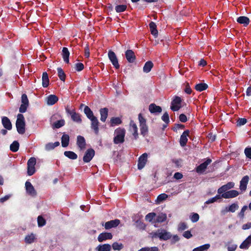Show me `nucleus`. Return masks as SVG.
<instances>
[{
	"label": "nucleus",
	"instance_id": "nucleus-1",
	"mask_svg": "<svg viewBox=\"0 0 251 251\" xmlns=\"http://www.w3.org/2000/svg\"><path fill=\"white\" fill-rule=\"evenodd\" d=\"M126 130L124 128H118L114 131L113 141L116 144L122 143L125 141Z\"/></svg>",
	"mask_w": 251,
	"mask_h": 251
},
{
	"label": "nucleus",
	"instance_id": "nucleus-2",
	"mask_svg": "<svg viewBox=\"0 0 251 251\" xmlns=\"http://www.w3.org/2000/svg\"><path fill=\"white\" fill-rule=\"evenodd\" d=\"M16 126L17 131L19 134H23L25 132V118L23 114H18Z\"/></svg>",
	"mask_w": 251,
	"mask_h": 251
},
{
	"label": "nucleus",
	"instance_id": "nucleus-3",
	"mask_svg": "<svg viewBox=\"0 0 251 251\" xmlns=\"http://www.w3.org/2000/svg\"><path fill=\"white\" fill-rule=\"evenodd\" d=\"M152 238H159L160 240H167L171 237L170 232H167L165 230L159 229L156 232L152 233Z\"/></svg>",
	"mask_w": 251,
	"mask_h": 251
},
{
	"label": "nucleus",
	"instance_id": "nucleus-4",
	"mask_svg": "<svg viewBox=\"0 0 251 251\" xmlns=\"http://www.w3.org/2000/svg\"><path fill=\"white\" fill-rule=\"evenodd\" d=\"M138 120L140 124L141 134L145 136L148 132V127L146 124V120L141 113L138 115Z\"/></svg>",
	"mask_w": 251,
	"mask_h": 251
},
{
	"label": "nucleus",
	"instance_id": "nucleus-5",
	"mask_svg": "<svg viewBox=\"0 0 251 251\" xmlns=\"http://www.w3.org/2000/svg\"><path fill=\"white\" fill-rule=\"evenodd\" d=\"M128 131L132 135L134 139L137 140L138 138V128L133 120L130 121Z\"/></svg>",
	"mask_w": 251,
	"mask_h": 251
},
{
	"label": "nucleus",
	"instance_id": "nucleus-6",
	"mask_svg": "<svg viewBox=\"0 0 251 251\" xmlns=\"http://www.w3.org/2000/svg\"><path fill=\"white\" fill-rule=\"evenodd\" d=\"M181 99L177 96H175L172 102L171 109L174 111H178L181 108Z\"/></svg>",
	"mask_w": 251,
	"mask_h": 251
},
{
	"label": "nucleus",
	"instance_id": "nucleus-7",
	"mask_svg": "<svg viewBox=\"0 0 251 251\" xmlns=\"http://www.w3.org/2000/svg\"><path fill=\"white\" fill-rule=\"evenodd\" d=\"M108 56L112 65L116 69H119L120 65L116 54L112 50H109L108 53Z\"/></svg>",
	"mask_w": 251,
	"mask_h": 251
},
{
	"label": "nucleus",
	"instance_id": "nucleus-8",
	"mask_svg": "<svg viewBox=\"0 0 251 251\" xmlns=\"http://www.w3.org/2000/svg\"><path fill=\"white\" fill-rule=\"evenodd\" d=\"M25 187L26 193L32 196L35 197L37 195L36 191L32 184L28 181H26L25 183Z\"/></svg>",
	"mask_w": 251,
	"mask_h": 251
},
{
	"label": "nucleus",
	"instance_id": "nucleus-9",
	"mask_svg": "<svg viewBox=\"0 0 251 251\" xmlns=\"http://www.w3.org/2000/svg\"><path fill=\"white\" fill-rule=\"evenodd\" d=\"M95 155V151L92 149H88L83 158V160L85 163L89 162Z\"/></svg>",
	"mask_w": 251,
	"mask_h": 251
},
{
	"label": "nucleus",
	"instance_id": "nucleus-10",
	"mask_svg": "<svg viewBox=\"0 0 251 251\" xmlns=\"http://www.w3.org/2000/svg\"><path fill=\"white\" fill-rule=\"evenodd\" d=\"M234 183L233 182H228L227 184L223 185L218 189V193L219 194H223V193L227 192V190L233 188L234 187Z\"/></svg>",
	"mask_w": 251,
	"mask_h": 251
},
{
	"label": "nucleus",
	"instance_id": "nucleus-11",
	"mask_svg": "<svg viewBox=\"0 0 251 251\" xmlns=\"http://www.w3.org/2000/svg\"><path fill=\"white\" fill-rule=\"evenodd\" d=\"M67 112L71 117L72 120L76 123H81V119L79 113H76L75 110H67Z\"/></svg>",
	"mask_w": 251,
	"mask_h": 251
},
{
	"label": "nucleus",
	"instance_id": "nucleus-12",
	"mask_svg": "<svg viewBox=\"0 0 251 251\" xmlns=\"http://www.w3.org/2000/svg\"><path fill=\"white\" fill-rule=\"evenodd\" d=\"M148 159V154L146 153H143L142 155L140 156L138 159V168L139 170H141L143 169L147 162Z\"/></svg>",
	"mask_w": 251,
	"mask_h": 251
},
{
	"label": "nucleus",
	"instance_id": "nucleus-13",
	"mask_svg": "<svg viewBox=\"0 0 251 251\" xmlns=\"http://www.w3.org/2000/svg\"><path fill=\"white\" fill-rule=\"evenodd\" d=\"M239 194V193L237 191L232 190L223 193L221 196V198L230 199L237 197Z\"/></svg>",
	"mask_w": 251,
	"mask_h": 251
},
{
	"label": "nucleus",
	"instance_id": "nucleus-14",
	"mask_svg": "<svg viewBox=\"0 0 251 251\" xmlns=\"http://www.w3.org/2000/svg\"><path fill=\"white\" fill-rule=\"evenodd\" d=\"M212 162V160L210 159H207L206 160L200 164L199 166L197 167L196 169V171L198 173H203L205 169H206L207 166L210 164Z\"/></svg>",
	"mask_w": 251,
	"mask_h": 251
},
{
	"label": "nucleus",
	"instance_id": "nucleus-15",
	"mask_svg": "<svg viewBox=\"0 0 251 251\" xmlns=\"http://www.w3.org/2000/svg\"><path fill=\"white\" fill-rule=\"evenodd\" d=\"M120 223V221L118 219L111 220L105 223L104 226L106 229H109L112 227H117Z\"/></svg>",
	"mask_w": 251,
	"mask_h": 251
},
{
	"label": "nucleus",
	"instance_id": "nucleus-16",
	"mask_svg": "<svg viewBox=\"0 0 251 251\" xmlns=\"http://www.w3.org/2000/svg\"><path fill=\"white\" fill-rule=\"evenodd\" d=\"M113 235L111 233L102 232L98 237V240L100 242H102L106 240L111 239Z\"/></svg>",
	"mask_w": 251,
	"mask_h": 251
},
{
	"label": "nucleus",
	"instance_id": "nucleus-17",
	"mask_svg": "<svg viewBox=\"0 0 251 251\" xmlns=\"http://www.w3.org/2000/svg\"><path fill=\"white\" fill-rule=\"evenodd\" d=\"M249 177L248 176H244L240 182V189L243 192L246 191Z\"/></svg>",
	"mask_w": 251,
	"mask_h": 251
},
{
	"label": "nucleus",
	"instance_id": "nucleus-18",
	"mask_svg": "<svg viewBox=\"0 0 251 251\" xmlns=\"http://www.w3.org/2000/svg\"><path fill=\"white\" fill-rule=\"evenodd\" d=\"M91 121V127L94 129L96 134L99 133V121L97 117H94V118L90 119Z\"/></svg>",
	"mask_w": 251,
	"mask_h": 251
},
{
	"label": "nucleus",
	"instance_id": "nucleus-19",
	"mask_svg": "<svg viewBox=\"0 0 251 251\" xmlns=\"http://www.w3.org/2000/svg\"><path fill=\"white\" fill-rule=\"evenodd\" d=\"M125 55L127 60L129 62L132 63L135 61L136 58L134 52L132 50H127L126 51Z\"/></svg>",
	"mask_w": 251,
	"mask_h": 251
},
{
	"label": "nucleus",
	"instance_id": "nucleus-20",
	"mask_svg": "<svg viewBox=\"0 0 251 251\" xmlns=\"http://www.w3.org/2000/svg\"><path fill=\"white\" fill-rule=\"evenodd\" d=\"M77 145L80 150H83L85 149L86 146L85 140L83 136H78L77 137Z\"/></svg>",
	"mask_w": 251,
	"mask_h": 251
},
{
	"label": "nucleus",
	"instance_id": "nucleus-21",
	"mask_svg": "<svg viewBox=\"0 0 251 251\" xmlns=\"http://www.w3.org/2000/svg\"><path fill=\"white\" fill-rule=\"evenodd\" d=\"M1 122L4 128L8 130H11L12 129L11 123L7 117H3L2 118Z\"/></svg>",
	"mask_w": 251,
	"mask_h": 251
},
{
	"label": "nucleus",
	"instance_id": "nucleus-22",
	"mask_svg": "<svg viewBox=\"0 0 251 251\" xmlns=\"http://www.w3.org/2000/svg\"><path fill=\"white\" fill-rule=\"evenodd\" d=\"M189 132L188 130H186L183 132L180 136L179 142L180 145L182 147H184L187 142V137L188 136Z\"/></svg>",
	"mask_w": 251,
	"mask_h": 251
},
{
	"label": "nucleus",
	"instance_id": "nucleus-23",
	"mask_svg": "<svg viewBox=\"0 0 251 251\" xmlns=\"http://www.w3.org/2000/svg\"><path fill=\"white\" fill-rule=\"evenodd\" d=\"M58 100V98L54 95H50L47 98V103L49 105L55 104Z\"/></svg>",
	"mask_w": 251,
	"mask_h": 251
},
{
	"label": "nucleus",
	"instance_id": "nucleus-24",
	"mask_svg": "<svg viewBox=\"0 0 251 251\" xmlns=\"http://www.w3.org/2000/svg\"><path fill=\"white\" fill-rule=\"evenodd\" d=\"M96 250L97 251H111V246L108 244L99 245L96 247Z\"/></svg>",
	"mask_w": 251,
	"mask_h": 251
},
{
	"label": "nucleus",
	"instance_id": "nucleus-25",
	"mask_svg": "<svg viewBox=\"0 0 251 251\" xmlns=\"http://www.w3.org/2000/svg\"><path fill=\"white\" fill-rule=\"evenodd\" d=\"M251 245V235L240 245L241 249H248Z\"/></svg>",
	"mask_w": 251,
	"mask_h": 251
},
{
	"label": "nucleus",
	"instance_id": "nucleus-26",
	"mask_svg": "<svg viewBox=\"0 0 251 251\" xmlns=\"http://www.w3.org/2000/svg\"><path fill=\"white\" fill-rule=\"evenodd\" d=\"M62 57L63 58V60L65 62L67 63H69V55H70V52L68 50V49L64 47L62 49Z\"/></svg>",
	"mask_w": 251,
	"mask_h": 251
},
{
	"label": "nucleus",
	"instance_id": "nucleus-27",
	"mask_svg": "<svg viewBox=\"0 0 251 251\" xmlns=\"http://www.w3.org/2000/svg\"><path fill=\"white\" fill-rule=\"evenodd\" d=\"M149 110L152 113H160L162 111L161 107L156 105L155 104H151L149 106Z\"/></svg>",
	"mask_w": 251,
	"mask_h": 251
},
{
	"label": "nucleus",
	"instance_id": "nucleus-28",
	"mask_svg": "<svg viewBox=\"0 0 251 251\" xmlns=\"http://www.w3.org/2000/svg\"><path fill=\"white\" fill-rule=\"evenodd\" d=\"M49 85V79L47 72H44L42 75V86L43 87H47Z\"/></svg>",
	"mask_w": 251,
	"mask_h": 251
},
{
	"label": "nucleus",
	"instance_id": "nucleus-29",
	"mask_svg": "<svg viewBox=\"0 0 251 251\" xmlns=\"http://www.w3.org/2000/svg\"><path fill=\"white\" fill-rule=\"evenodd\" d=\"M237 21L241 24H243L244 26H247L250 23L249 19L246 16H240L237 19Z\"/></svg>",
	"mask_w": 251,
	"mask_h": 251
},
{
	"label": "nucleus",
	"instance_id": "nucleus-30",
	"mask_svg": "<svg viewBox=\"0 0 251 251\" xmlns=\"http://www.w3.org/2000/svg\"><path fill=\"white\" fill-rule=\"evenodd\" d=\"M100 120L105 122L108 116V109L103 108L100 109Z\"/></svg>",
	"mask_w": 251,
	"mask_h": 251
},
{
	"label": "nucleus",
	"instance_id": "nucleus-31",
	"mask_svg": "<svg viewBox=\"0 0 251 251\" xmlns=\"http://www.w3.org/2000/svg\"><path fill=\"white\" fill-rule=\"evenodd\" d=\"M153 66V64L151 61H147L144 65L143 67V71L144 73H149Z\"/></svg>",
	"mask_w": 251,
	"mask_h": 251
},
{
	"label": "nucleus",
	"instance_id": "nucleus-32",
	"mask_svg": "<svg viewBox=\"0 0 251 251\" xmlns=\"http://www.w3.org/2000/svg\"><path fill=\"white\" fill-rule=\"evenodd\" d=\"M167 219V215L166 214L161 213L159 214L155 219V222L162 223L166 221Z\"/></svg>",
	"mask_w": 251,
	"mask_h": 251
},
{
	"label": "nucleus",
	"instance_id": "nucleus-33",
	"mask_svg": "<svg viewBox=\"0 0 251 251\" xmlns=\"http://www.w3.org/2000/svg\"><path fill=\"white\" fill-rule=\"evenodd\" d=\"M150 29H151V33L154 37H157V36L158 35V31L156 29V25L155 24L154 22H151L150 24Z\"/></svg>",
	"mask_w": 251,
	"mask_h": 251
},
{
	"label": "nucleus",
	"instance_id": "nucleus-34",
	"mask_svg": "<svg viewBox=\"0 0 251 251\" xmlns=\"http://www.w3.org/2000/svg\"><path fill=\"white\" fill-rule=\"evenodd\" d=\"M84 113L86 114L87 117L90 120L95 116L93 114V111L91 110V109L88 106H85L84 109Z\"/></svg>",
	"mask_w": 251,
	"mask_h": 251
},
{
	"label": "nucleus",
	"instance_id": "nucleus-35",
	"mask_svg": "<svg viewBox=\"0 0 251 251\" xmlns=\"http://www.w3.org/2000/svg\"><path fill=\"white\" fill-rule=\"evenodd\" d=\"M35 239V235L33 233H31L29 235H26L25 237V241L27 244H31L34 242Z\"/></svg>",
	"mask_w": 251,
	"mask_h": 251
},
{
	"label": "nucleus",
	"instance_id": "nucleus-36",
	"mask_svg": "<svg viewBox=\"0 0 251 251\" xmlns=\"http://www.w3.org/2000/svg\"><path fill=\"white\" fill-rule=\"evenodd\" d=\"M69 142V136L67 134H63L61 138V144L63 147L68 146Z\"/></svg>",
	"mask_w": 251,
	"mask_h": 251
},
{
	"label": "nucleus",
	"instance_id": "nucleus-37",
	"mask_svg": "<svg viewBox=\"0 0 251 251\" xmlns=\"http://www.w3.org/2000/svg\"><path fill=\"white\" fill-rule=\"evenodd\" d=\"M210 247V245L209 244H206L194 249L192 251H207Z\"/></svg>",
	"mask_w": 251,
	"mask_h": 251
},
{
	"label": "nucleus",
	"instance_id": "nucleus-38",
	"mask_svg": "<svg viewBox=\"0 0 251 251\" xmlns=\"http://www.w3.org/2000/svg\"><path fill=\"white\" fill-rule=\"evenodd\" d=\"M65 124V121L63 119L57 120L52 124L53 128H59L63 126Z\"/></svg>",
	"mask_w": 251,
	"mask_h": 251
},
{
	"label": "nucleus",
	"instance_id": "nucleus-39",
	"mask_svg": "<svg viewBox=\"0 0 251 251\" xmlns=\"http://www.w3.org/2000/svg\"><path fill=\"white\" fill-rule=\"evenodd\" d=\"M65 156L71 159H76L77 157V155L73 151H66L64 153Z\"/></svg>",
	"mask_w": 251,
	"mask_h": 251
},
{
	"label": "nucleus",
	"instance_id": "nucleus-40",
	"mask_svg": "<svg viewBox=\"0 0 251 251\" xmlns=\"http://www.w3.org/2000/svg\"><path fill=\"white\" fill-rule=\"evenodd\" d=\"M168 197V196L166 194H161L159 195L156 200H155V202L157 204L161 203L163 201L166 200Z\"/></svg>",
	"mask_w": 251,
	"mask_h": 251
},
{
	"label": "nucleus",
	"instance_id": "nucleus-41",
	"mask_svg": "<svg viewBox=\"0 0 251 251\" xmlns=\"http://www.w3.org/2000/svg\"><path fill=\"white\" fill-rule=\"evenodd\" d=\"M19 149V143L18 141H14L10 146V149L13 152H17Z\"/></svg>",
	"mask_w": 251,
	"mask_h": 251
},
{
	"label": "nucleus",
	"instance_id": "nucleus-42",
	"mask_svg": "<svg viewBox=\"0 0 251 251\" xmlns=\"http://www.w3.org/2000/svg\"><path fill=\"white\" fill-rule=\"evenodd\" d=\"M112 249L115 251H121L124 248V245L122 243L118 242H114L112 245Z\"/></svg>",
	"mask_w": 251,
	"mask_h": 251
},
{
	"label": "nucleus",
	"instance_id": "nucleus-43",
	"mask_svg": "<svg viewBox=\"0 0 251 251\" xmlns=\"http://www.w3.org/2000/svg\"><path fill=\"white\" fill-rule=\"evenodd\" d=\"M239 208V206L237 203H234L230 205L229 207L226 208V212L229 211L231 212H234Z\"/></svg>",
	"mask_w": 251,
	"mask_h": 251
},
{
	"label": "nucleus",
	"instance_id": "nucleus-44",
	"mask_svg": "<svg viewBox=\"0 0 251 251\" xmlns=\"http://www.w3.org/2000/svg\"><path fill=\"white\" fill-rule=\"evenodd\" d=\"M208 87V85L206 83H199L195 86L196 90L201 92L206 90Z\"/></svg>",
	"mask_w": 251,
	"mask_h": 251
},
{
	"label": "nucleus",
	"instance_id": "nucleus-45",
	"mask_svg": "<svg viewBox=\"0 0 251 251\" xmlns=\"http://www.w3.org/2000/svg\"><path fill=\"white\" fill-rule=\"evenodd\" d=\"M57 72H58V75L59 77V78L64 81L65 80V74L63 71V70L61 68H57Z\"/></svg>",
	"mask_w": 251,
	"mask_h": 251
},
{
	"label": "nucleus",
	"instance_id": "nucleus-46",
	"mask_svg": "<svg viewBox=\"0 0 251 251\" xmlns=\"http://www.w3.org/2000/svg\"><path fill=\"white\" fill-rule=\"evenodd\" d=\"M221 196L220 195H217L215 197L209 199L205 202V204L212 203L218 200L221 199Z\"/></svg>",
	"mask_w": 251,
	"mask_h": 251
},
{
	"label": "nucleus",
	"instance_id": "nucleus-47",
	"mask_svg": "<svg viewBox=\"0 0 251 251\" xmlns=\"http://www.w3.org/2000/svg\"><path fill=\"white\" fill-rule=\"evenodd\" d=\"M190 219L192 222L196 223L198 222L200 219L199 215L196 213H193L190 217Z\"/></svg>",
	"mask_w": 251,
	"mask_h": 251
},
{
	"label": "nucleus",
	"instance_id": "nucleus-48",
	"mask_svg": "<svg viewBox=\"0 0 251 251\" xmlns=\"http://www.w3.org/2000/svg\"><path fill=\"white\" fill-rule=\"evenodd\" d=\"M155 216H156L155 213H153V212L150 213L146 216L145 219L147 221L151 222L152 221L153 219H154L155 218Z\"/></svg>",
	"mask_w": 251,
	"mask_h": 251
},
{
	"label": "nucleus",
	"instance_id": "nucleus-49",
	"mask_svg": "<svg viewBox=\"0 0 251 251\" xmlns=\"http://www.w3.org/2000/svg\"><path fill=\"white\" fill-rule=\"evenodd\" d=\"M138 251H159V249L157 247H144Z\"/></svg>",
	"mask_w": 251,
	"mask_h": 251
},
{
	"label": "nucleus",
	"instance_id": "nucleus-50",
	"mask_svg": "<svg viewBox=\"0 0 251 251\" xmlns=\"http://www.w3.org/2000/svg\"><path fill=\"white\" fill-rule=\"evenodd\" d=\"M188 228V226L185 223H180L178 225L177 230L178 231H182Z\"/></svg>",
	"mask_w": 251,
	"mask_h": 251
},
{
	"label": "nucleus",
	"instance_id": "nucleus-51",
	"mask_svg": "<svg viewBox=\"0 0 251 251\" xmlns=\"http://www.w3.org/2000/svg\"><path fill=\"white\" fill-rule=\"evenodd\" d=\"M122 121L121 119L118 117L112 118L111 119V126L119 125L121 123Z\"/></svg>",
	"mask_w": 251,
	"mask_h": 251
},
{
	"label": "nucleus",
	"instance_id": "nucleus-52",
	"mask_svg": "<svg viewBox=\"0 0 251 251\" xmlns=\"http://www.w3.org/2000/svg\"><path fill=\"white\" fill-rule=\"evenodd\" d=\"M38 225L39 227L43 226L46 224L45 220L41 216H38L37 218Z\"/></svg>",
	"mask_w": 251,
	"mask_h": 251
},
{
	"label": "nucleus",
	"instance_id": "nucleus-53",
	"mask_svg": "<svg viewBox=\"0 0 251 251\" xmlns=\"http://www.w3.org/2000/svg\"><path fill=\"white\" fill-rule=\"evenodd\" d=\"M126 8V5H117L115 7V10L117 12H122L124 11Z\"/></svg>",
	"mask_w": 251,
	"mask_h": 251
},
{
	"label": "nucleus",
	"instance_id": "nucleus-54",
	"mask_svg": "<svg viewBox=\"0 0 251 251\" xmlns=\"http://www.w3.org/2000/svg\"><path fill=\"white\" fill-rule=\"evenodd\" d=\"M36 163V160L34 157H31L27 161V166H34Z\"/></svg>",
	"mask_w": 251,
	"mask_h": 251
},
{
	"label": "nucleus",
	"instance_id": "nucleus-55",
	"mask_svg": "<svg viewBox=\"0 0 251 251\" xmlns=\"http://www.w3.org/2000/svg\"><path fill=\"white\" fill-rule=\"evenodd\" d=\"M28 100L25 94H23L22 96V104L28 105Z\"/></svg>",
	"mask_w": 251,
	"mask_h": 251
},
{
	"label": "nucleus",
	"instance_id": "nucleus-56",
	"mask_svg": "<svg viewBox=\"0 0 251 251\" xmlns=\"http://www.w3.org/2000/svg\"><path fill=\"white\" fill-rule=\"evenodd\" d=\"M35 172L34 166H27V174L29 176H32Z\"/></svg>",
	"mask_w": 251,
	"mask_h": 251
},
{
	"label": "nucleus",
	"instance_id": "nucleus-57",
	"mask_svg": "<svg viewBox=\"0 0 251 251\" xmlns=\"http://www.w3.org/2000/svg\"><path fill=\"white\" fill-rule=\"evenodd\" d=\"M162 120L166 123L168 124L169 122V116L167 112L164 113L162 116Z\"/></svg>",
	"mask_w": 251,
	"mask_h": 251
},
{
	"label": "nucleus",
	"instance_id": "nucleus-58",
	"mask_svg": "<svg viewBox=\"0 0 251 251\" xmlns=\"http://www.w3.org/2000/svg\"><path fill=\"white\" fill-rule=\"evenodd\" d=\"M245 154L246 157L251 159V148H247L245 150Z\"/></svg>",
	"mask_w": 251,
	"mask_h": 251
},
{
	"label": "nucleus",
	"instance_id": "nucleus-59",
	"mask_svg": "<svg viewBox=\"0 0 251 251\" xmlns=\"http://www.w3.org/2000/svg\"><path fill=\"white\" fill-rule=\"evenodd\" d=\"M248 209V206L245 205V206H244L240 212L238 214V216L241 218H243L244 217V212L245 211Z\"/></svg>",
	"mask_w": 251,
	"mask_h": 251
},
{
	"label": "nucleus",
	"instance_id": "nucleus-60",
	"mask_svg": "<svg viewBox=\"0 0 251 251\" xmlns=\"http://www.w3.org/2000/svg\"><path fill=\"white\" fill-rule=\"evenodd\" d=\"M84 68V65L82 63H78L75 64V70L77 71H81Z\"/></svg>",
	"mask_w": 251,
	"mask_h": 251
},
{
	"label": "nucleus",
	"instance_id": "nucleus-61",
	"mask_svg": "<svg viewBox=\"0 0 251 251\" xmlns=\"http://www.w3.org/2000/svg\"><path fill=\"white\" fill-rule=\"evenodd\" d=\"M183 236L187 239H189L192 237V234H191L190 231L187 230L183 233Z\"/></svg>",
	"mask_w": 251,
	"mask_h": 251
},
{
	"label": "nucleus",
	"instance_id": "nucleus-62",
	"mask_svg": "<svg viewBox=\"0 0 251 251\" xmlns=\"http://www.w3.org/2000/svg\"><path fill=\"white\" fill-rule=\"evenodd\" d=\"M247 123V120L245 118H240L237 121V125L242 126L245 125Z\"/></svg>",
	"mask_w": 251,
	"mask_h": 251
},
{
	"label": "nucleus",
	"instance_id": "nucleus-63",
	"mask_svg": "<svg viewBox=\"0 0 251 251\" xmlns=\"http://www.w3.org/2000/svg\"><path fill=\"white\" fill-rule=\"evenodd\" d=\"M54 148L53 143H49L45 146V149L48 151L53 150Z\"/></svg>",
	"mask_w": 251,
	"mask_h": 251
},
{
	"label": "nucleus",
	"instance_id": "nucleus-64",
	"mask_svg": "<svg viewBox=\"0 0 251 251\" xmlns=\"http://www.w3.org/2000/svg\"><path fill=\"white\" fill-rule=\"evenodd\" d=\"M237 246L235 244H231L228 246L227 250L228 251H235L237 248Z\"/></svg>",
	"mask_w": 251,
	"mask_h": 251
}]
</instances>
